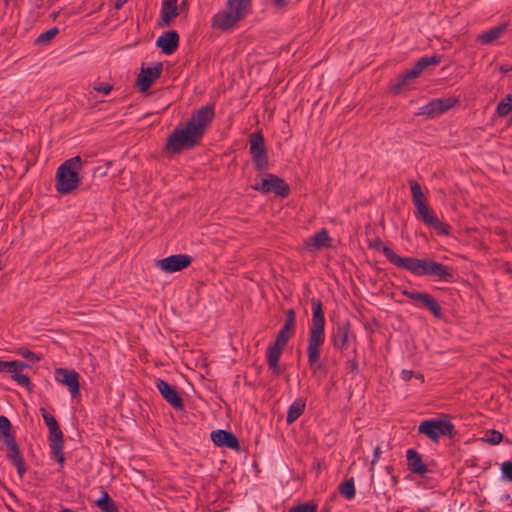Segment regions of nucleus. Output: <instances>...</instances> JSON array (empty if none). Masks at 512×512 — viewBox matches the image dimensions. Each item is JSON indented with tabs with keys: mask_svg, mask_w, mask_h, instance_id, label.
Listing matches in <instances>:
<instances>
[{
	"mask_svg": "<svg viewBox=\"0 0 512 512\" xmlns=\"http://www.w3.org/2000/svg\"><path fill=\"white\" fill-rule=\"evenodd\" d=\"M503 439V434L497 430H488L485 433L484 440L492 445L499 444Z\"/></svg>",
	"mask_w": 512,
	"mask_h": 512,
	"instance_id": "nucleus-39",
	"label": "nucleus"
},
{
	"mask_svg": "<svg viewBox=\"0 0 512 512\" xmlns=\"http://www.w3.org/2000/svg\"><path fill=\"white\" fill-rule=\"evenodd\" d=\"M192 258L187 254H174L156 261V266L165 273H174L187 268Z\"/></svg>",
	"mask_w": 512,
	"mask_h": 512,
	"instance_id": "nucleus-15",
	"label": "nucleus"
},
{
	"mask_svg": "<svg viewBox=\"0 0 512 512\" xmlns=\"http://www.w3.org/2000/svg\"><path fill=\"white\" fill-rule=\"evenodd\" d=\"M507 24H500L495 27L490 28L487 31H484L482 34L478 36V40L482 44H491L493 41L498 39L506 30Z\"/></svg>",
	"mask_w": 512,
	"mask_h": 512,
	"instance_id": "nucleus-29",
	"label": "nucleus"
},
{
	"mask_svg": "<svg viewBox=\"0 0 512 512\" xmlns=\"http://www.w3.org/2000/svg\"><path fill=\"white\" fill-rule=\"evenodd\" d=\"M156 46L166 55L174 53L179 46V34L175 30L163 32L156 40Z\"/></svg>",
	"mask_w": 512,
	"mask_h": 512,
	"instance_id": "nucleus-23",
	"label": "nucleus"
},
{
	"mask_svg": "<svg viewBox=\"0 0 512 512\" xmlns=\"http://www.w3.org/2000/svg\"><path fill=\"white\" fill-rule=\"evenodd\" d=\"M82 169V159L74 156L64 161L57 169L55 175L56 190L65 195L76 190L80 184L79 171Z\"/></svg>",
	"mask_w": 512,
	"mask_h": 512,
	"instance_id": "nucleus-5",
	"label": "nucleus"
},
{
	"mask_svg": "<svg viewBox=\"0 0 512 512\" xmlns=\"http://www.w3.org/2000/svg\"><path fill=\"white\" fill-rule=\"evenodd\" d=\"M4 2H5V4L7 5V4H8V2H9V0H4Z\"/></svg>",
	"mask_w": 512,
	"mask_h": 512,
	"instance_id": "nucleus-52",
	"label": "nucleus"
},
{
	"mask_svg": "<svg viewBox=\"0 0 512 512\" xmlns=\"http://www.w3.org/2000/svg\"><path fill=\"white\" fill-rule=\"evenodd\" d=\"M211 440L218 447H226L236 451L240 450L239 441L232 432L221 429L212 431Z\"/></svg>",
	"mask_w": 512,
	"mask_h": 512,
	"instance_id": "nucleus-24",
	"label": "nucleus"
},
{
	"mask_svg": "<svg viewBox=\"0 0 512 512\" xmlns=\"http://www.w3.org/2000/svg\"><path fill=\"white\" fill-rule=\"evenodd\" d=\"M253 189L263 194L273 192L277 196L281 197H287L290 192L289 185L285 182V180L271 173H267L262 179L261 183L255 184Z\"/></svg>",
	"mask_w": 512,
	"mask_h": 512,
	"instance_id": "nucleus-11",
	"label": "nucleus"
},
{
	"mask_svg": "<svg viewBox=\"0 0 512 512\" xmlns=\"http://www.w3.org/2000/svg\"><path fill=\"white\" fill-rule=\"evenodd\" d=\"M249 152L257 171L262 172L269 168V159L265 140L263 133L260 130L251 133L249 136Z\"/></svg>",
	"mask_w": 512,
	"mask_h": 512,
	"instance_id": "nucleus-8",
	"label": "nucleus"
},
{
	"mask_svg": "<svg viewBox=\"0 0 512 512\" xmlns=\"http://www.w3.org/2000/svg\"><path fill=\"white\" fill-rule=\"evenodd\" d=\"M306 407V401L304 398L295 399L288 408L286 422L292 424L295 422L304 412Z\"/></svg>",
	"mask_w": 512,
	"mask_h": 512,
	"instance_id": "nucleus-28",
	"label": "nucleus"
},
{
	"mask_svg": "<svg viewBox=\"0 0 512 512\" xmlns=\"http://www.w3.org/2000/svg\"><path fill=\"white\" fill-rule=\"evenodd\" d=\"M0 438L4 443L9 441L10 438H15L14 433L11 432V422L4 415L0 416Z\"/></svg>",
	"mask_w": 512,
	"mask_h": 512,
	"instance_id": "nucleus-32",
	"label": "nucleus"
},
{
	"mask_svg": "<svg viewBox=\"0 0 512 512\" xmlns=\"http://www.w3.org/2000/svg\"><path fill=\"white\" fill-rule=\"evenodd\" d=\"M55 380L65 386H67L72 398L79 395V375L74 370L67 368L55 369Z\"/></svg>",
	"mask_w": 512,
	"mask_h": 512,
	"instance_id": "nucleus-19",
	"label": "nucleus"
},
{
	"mask_svg": "<svg viewBox=\"0 0 512 512\" xmlns=\"http://www.w3.org/2000/svg\"><path fill=\"white\" fill-rule=\"evenodd\" d=\"M93 89L99 93L107 95L111 92L113 86L106 82H98L94 84Z\"/></svg>",
	"mask_w": 512,
	"mask_h": 512,
	"instance_id": "nucleus-44",
	"label": "nucleus"
},
{
	"mask_svg": "<svg viewBox=\"0 0 512 512\" xmlns=\"http://www.w3.org/2000/svg\"><path fill=\"white\" fill-rule=\"evenodd\" d=\"M178 0H163L161 4L162 26L169 25L171 20L179 15L177 8Z\"/></svg>",
	"mask_w": 512,
	"mask_h": 512,
	"instance_id": "nucleus-27",
	"label": "nucleus"
},
{
	"mask_svg": "<svg viewBox=\"0 0 512 512\" xmlns=\"http://www.w3.org/2000/svg\"><path fill=\"white\" fill-rule=\"evenodd\" d=\"M458 103L459 100L455 97L433 99L426 105L421 106L417 115H425L429 118H434L447 112Z\"/></svg>",
	"mask_w": 512,
	"mask_h": 512,
	"instance_id": "nucleus-14",
	"label": "nucleus"
},
{
	"mask_svg": "<svg viewBox=\"0 0 512 512\" xmlns=\"http://www.w3.org/2000/svg\"><path fill=\"white\" fill-rule=\"evenodd\" d=\"M18 354L21 357L30 360L32 363H37V362H39L41 360V357L39 355H37L36 353L30 351L27 348L19 349Z\"/></svg>",
	"mask_w": 512,
	"mask_h": 512,
	"instance_id": "nucleus-40",
	"label": "nucleus"
},
{
	"mask_svg": "<svg viewBox=\"0 0 512 512\" xmlns=\"http://www.w3.org/2000/svg\"><path fill=\"white\" fill-rule=\"evenodd\" d=\"M330 341L336 351L344 354L351 347L356 348L357 336L348 319L338 320L332 327Z\"/></svg>",
	"mask_w": 512,
	"mask_h": 512,
	"instance_id": "nucleus-7",
	"label": "nucleus"
},
{
	"mask_svg": "<svg viewBox=\"0 0 512 512\" xmlns=\"http://www.w3.org/2000/svg\"><path fill=\"white\" fill-rule=\"evenodd\" d=\"M416 218L420 219L426 226L433 228L441 235H449L450 226L441 222L438 217L431 210L427 202L416 205Z\"/></svg>",
	"mask_w": 512,
	"mask_h": 512,
	"instance_id": "nucleus-12",
	"label": "nucleus"
},
{
	"mask_svg": "<svg viewBox=\"0 0 512 512\" xmlns=\"http://www.w3.org/2000/svg\"><path fill=\"white\" fill-rule=\"evenodd\" d=\"M285 347L282 345H276V343H272L268 346L266 351V360L269 366V369L272 370L273 374L279 376L281 374V368L279 367V360L282 354V351Z\"/></svg>",
	"mask_w": 512,
	"mask_h": 512,
	"instance_id": "nucleus-25",
	"label": "nucleus"
},
{
	"mask_svg": "<svg viewBox=\"0 0 512 512\" xmlns=\"http://www.w3.org/2000/svg\"><path fill=\"white\" fill-rule=\"evenodd\" d=\"M353 352H354L353 358L348 359L346 362V369H348L349 372H351V373H358L359 365H358V361H357V357H356L357 356L356 348H353Z\"/></svg>",
	"mask_w": 512,
	"mask_h": 512,
	"instance_id": "nucleus-42",
	"label": "nucleus"
},
{
	"mask_svg": "<svg viewBox=\"0 0 512 512\" xmlns=\"http://www.w3.org/2000/svg\"><path fill=\"white\" fill-rule=\"evenodd\" d=\"M49 430V446L51 450V457L60 464L64 465L65 457L63 453L64 439L63 432L59 425L48 428Z\"/></svg>",
	"mask_w": 512,
	"mask_h": 512,
	"instance_id": "nucleus-17",
	"label": "nucleus"
},
{
	"mask_svg": "<svg viewBox=\"0 0 512 512\" xmlns=\"http://www.w3.org/2000/svg\"><path fill=\"white\" fill-rule=\"evenodd\" d=\"M312 308V318L309 325L307 358L308 365L313 374L325 370V365L321 361L320 349L325 341V315L323 304L320 299L312 298L310 300Z\"/></svg>",
	"mask_w": 512,
	"mask_h": 512,
	"instance_id": "nucleus-3",
	"label": "nucleus"
},
{
	"mask_svg": "<svg viewBox=\"0 0 512 512\" xmlns=\"http://www.w3.org/2000/svg\"><path fill=\"white\" fill-rule=\"evenodd\" d=\"M18 372H11L12 379L16 381L20 386L27 388L29 391L32 390L33 385L31 383L30 378L26 374H21Z\"/></svg>",
	"mask_w": 512,
	"mask_h": 512,
	"instance_id": "nucleus-38",
	"label": "nucleus"
},
{
	"mask_svg": "<svg viewBox=\"0 0 512 512\" xmlns=\"http://www.w3.org/2000/svg\"><path fill=\"white\" fill-rule=\"evenodd\" d=\"M340 494L346 499L350 500L355 497V484L354 479L350 478L339 485Z\"/></svg>",
	"mask_w": 512,
	"mask_h": 512,
	"instance_id": "nucleus-35",
	"label": "nucleus"
},
{
	"mask_svg": "<svg viewBox=\"0 0 512 512\" xmlns=\"http://www.w3.org/2000/svg\"><path fill=\"white\" fill-rule=\"evenodd\" d=\"M127 0H117L115 7L120 8Z\"/></svg>",
	"mask_w": 512,
	"mask_h": 512,
	"instance_id": "nucleus-49",
	"label": "nucleus"
},
{
	"mask_svg": "<svg viewBox=\"0 0 512 512\" xmlns=\"http://www.w3.org/2000/svg\"><path fill=\"white\" fill-rule=\"evenodd\" d=\"M330 242L331 238L328 231L326 229H321L308 238L306 241V247L309 250H320L322 248L329 247Z\"/></svg>",
	"mask_w": 512,
	"mask_h": 512,
	"instance_id": "nucleus-26",
	"label": "nucleus"
},
{
	"mask_svg": "<svg viewBox=\"0 0 512 512\" xmlns=\"http://www.w3.org/2000/svg\"><path fill=\"white\" fill-rule=\"evenodd\" d=\"M296 324V313L294 309H288L285 312V321L282 328L277 333L274 343L276 345L286 346L290 338L293 336Z\"/></svg>",
	"mask_w": 512,
	"mask_h": 512,
	"instance_id": "nucleus-20",
	"label": "nucleus"
},
{
	"mask_svg": "<svg viewBox=\"0 0 512 512\" xmlns=\"http://www.w3.org/2000/svg\"><path fill=\"white\" fill-rule=\"evenodd\" d=\"M95 504L102 512H119L114 500L106 491H103L102 497L96 500Z\"/></svg>",
	"mask_w": 512,
	"mask_h": 512,
	"instance_id": "nucleus-31",
	"label": "nucleus"
},
{
	"mask_svg": "<svg viewBox=\"0 0 512 512\" xmlns=\"http://www.w3.org/2000/svg\"><path fill=\"white\" fill-rule=\"evenodd\" d=\"M382 252L386 259L398 268L405 269L415 276H430L435 280L451 283L454 281L453 268L429 258L402 257L393 249L383 246Z\"/></svg>",
	"mask_w": 512,
	"mask_h": 512,
	"instance_id": "nucleus-2",
	"label": "nucleus"
},
{
	"mask_svg": "<svg viewBox=\"0 0 512 512\" xmlns=\"http://www.w3.org/2000/svg\"><path fill=\"white\" fill-rule=\"evenodd\" d=\"M501 472H502L503 478L512 482V462L511 461H506V462L502 463Z\"/></svg>",
	"mask_w": 512,
	"mask_h": 512,
	"instance_id": "nucleus-43",
	"label": "nucleus"
},
{
	"mask_svg": "<svg viewBox=\"0 0 512 512\" xmlns=\"http://www.w3.org/2000/svg\"><path fill=\"white\" fill-rule=\"evenodd\" d=\"M59 33V29L57 27H52L45 32L41 33L35 40L37 45H46L48 44L57 34Z\"/></svg>",
	"mask_w": 512,
	"mask_h": 512,
	"instance_id": "nucleus-36",
	"label": "nucleus"
},
{
	"mask_svg": "<svg viewBox=\"0 0 512 512\" xmlns=\"http://www.w3.org/2000/svg\"><path fill=\"white\" fill-rule=\"evenodd\" d=\"M5 445L7 446L8 460L16 467L19 477L22 478L27 472V467L19 450L16 438H10L9 441L5 442Z\"/></svg>",
	"mask_w": 512,
	"mask_h": 512,
	"instance_id": "nucleus-21",
	"label": "nucleus"
},
{
	"mask_svg": "<svg viewBox=\"0 0 512 512\" xmlns=\"http://www.w3.org/2000/svg\"><path fill=\"white\" fill-rule=\"evenodd\" d=\"M277 7H282L285 4V0H274Z\"/></svg>",
	"mask_w": 512,
	"mask_h": 512,
	"instance_id": "nucleus-48",
	"label": "nucleus"
},
{
	"mask_svg": "<svg viewBox=\"0 0 512 512\" xmlns=\"http://www.w3.org/2000/svg\"><path fill=\"white\" fill-rule=\"evenodd\" d=\"M442 56L440 55H431V56H423L418 59L413 67L406 72H404L398 79V81L393 86V89L398 92L404 86H406L409 81L416 79L421 75V73L431 65H438L441 62Z\"/></svg>",
	"mask_w": 512,
	"mask_h": 512,
	"instance_id": "nucleus-9",
	"label": "nucleus"
},
{
	"mask_svg": "<svg viewBox=\"0 0 512 512\" xmlns=\"http://www.w3.org/2000/svg\"><path fill=\"white\" fill-rule=\"evenodd\" d=\"M288 512H317V504L303 502L289 508Z\"/></svg>",
	"mask_w": 512,
	"mask_h": 512,
	"instance_id": "nucleus-37",
	"label": "nucleus"
},
{
	"mask_svg": "<svg viewBox=\"0 0 512 512\" xmlns=\"http://www.w3.org/2000/svg\"><path fill=\"white\" fill-rule=\"evenodd\" d=\"M416 218L420 219L426 226L433 228L441 235H449L450 226L441 222L438 217L431 210L427 202L416 205Z\"/></svg>",
	"mask_w": 512,
	"mask_h": 512,
	"instance_id": "nucleus-13",
	"label": "nucleus"
},
{
	"mask_svg": "<svg viewBox=\"0 0 512 512\" xmlns=\"http://www.w3.org/2000/svg\"><path fill=\"white\" fill-rule=\"evenodd\" d=\"M407 469L422 478H425L429 473L427 465L422 459V455L415 449H408L406 451Z\"/></svg>",
	"mask_w": 512,
	"mask_h": 512,
	"instance_id": "nucleus-22",
	"label": "nucleus"
},
{
	"mask_svg": "<svg viewBox=\"0 0 512 512\" xmlns=\"http://www.w3.org/2000/svg\"><path fill=\"white\" fill-rule=\"evenodd\" d=\"M106 173H107V171L105 170V171L101 172L100 175L104 176V175H106Z\"/></svg>",
	"mask_w": 512,
	"mask_h": 512,
	"instance_id": "nucleus-51",
	"label": "nucleus"
},
{
	"mask_svg": "<svg viewBox=\"0 0 512 512\" xmlns=\"http://www.w3.org/2000/svg\"><path fill=\"white\" fill-rule=\"evenodd\" d=\"M252 0H227L225 8L211 19L212 27L221 31H230L237 27L248 14Z\"/></svg>",
	"mask_w": 512,
	"mask_h": 512,
	"instance_id": "nucleus-4",
	"label": "nucleus"
},
{
	"mask_svg": "<svg viewBox=\"0 0 512 512\" xmlns=\"http://www.w3.org/2000/svg\"><path fill=\"white\" fill-rule=\"evenodd\" d=\"M163 72V63L157 62L153 67L142 64L140 73L136 80V85L141 92L148 90L152 84L161 76Z\"/></svg>",
	"mask_w": 512,
	"mask_h": 512,
	"instance_id": "nucleus-16",
	"label": "nucleus"
},
{
	"mask_svg": "<svg viewBox=\"0 0 512 512\" xmlns=\"http://www.w3.org/2000/svg\"><path fill=\"white\" fill-rule=\"evenodd\" d=\"M418 433L426 436L433 443H439L441 437L454 438L456 429L454 424L445 418H431L420 422Z\"/></svg>",
	"mask_w": 512,
	"mask_h": 512,
	"instance_id": "nucleus-6",
	"label": "nucleus"
},
{
	"mask_svg": "<svg viewBox=\"0 0 512 512\" xmlns=\"http://www.w3.org/2000/svg\"><path fill=\"white\" fill-rule=\"evenodd\" d=\"M411 373H412L411 371L403 370L402 371L403 379L408 380L411 377Z\"/></svg>",
	"mask_w": 512,
	"mask_h": 512,
	"instance_id": "nucleus-47",
	"label": "nucleus"
},
{
	"mask_svg": "<svg viewBox=\"0 0 512 512\" xmlns=\"http://www.w3.org/2000/svg\"><path fill=\"white\" fill-rule=\"evenodd\" d=\"M42 418L48 428L59 425L55 417L49 413L45 408H40Z\"/></svg>",
	"mask_w": 512,
	"mask_h": 512,
	"instance_id": "nucleus-41",
	"label": "nucleus"
},
{
	"mask_svg": "<svg viewBox=\"0 0 512 512\" xmlns=\"http://www.w3.org/2000/svg\"><path fill=\"white\" fill-rule=\"evenodd\" d=\"M321 512H330V508L325 506L321 509Z\"/></svg>",
	"mask_w": 512,
	"mask_h": 512,
	"instance_id": "nucleus-50",
	"label": "nucleus"
},
{
	"mask_svg": "<svg viewBox=\"0 0 512 512\" xmlns=\"http://www.w3.org/2000/svg\"><path fill=\"white\" fill-rule=\"evenodd\" d=\"M381 448L380 446H376L374 448V451H373V459H372V462H371V470L373 469L375 463L379 460L380 456H381Z\"/></svg>",
	"mask_w": 512,
	"mask_h": 512,
	"instance_id": "nucleus-45",
	"label": "nucleus"
},
{
	"mask_svg": "<svg viewBox=\"0 0 512 512\" xmlns=\"http://www.w3.org/2000/svg\"><path fill=\"white\" fill-rule=\"evenodd\" d=\"M402 295L412 300L418 307L427 309L435 318H443L444 313L442 307L429 293L403 290Z\"/></svg>",
	"mask_w": 512,
	"mask_h": 512,
	"instance_id": "nucleus-10",
	"label": "nucleus"
},
{
	"mask_svg": "<svg viewBox=\"0 0 512 512\" xmlns=\"http://www.w3.org/2000/svg\"><path fill=\"white\" fill-rule=\"evenodd\" d=\"M29 364L19 361V360H13V361H2L0 359V372H18L22 371L26 368H29Z\"/></svg>",
	"mask_w": 512,
	"mask_h": 512,
	"instance_id": "nucleus-30",
	"label": "nucleus"
},
{
	"mask_svg": "<svg viewBox=\"0 0 512 512\" xmlns=\"http://www.w3.org/2000/svg\"><path fill=\"white\" fill-rule=\"evenodd\" d=\"M385 470L387 471V473L391 476V480L393 482V485H396L397 482H398V479L395 475L392 474L393 472V467L391 465H388L385 467Z\"/></svg>",
	"mask_w": 512,
	"mask_h": 512,
	"instance_id": "nucleus-46",
	"label": "nucleus"
},
{
	"mask_svg": "<svg viewBox=\"0 0 512 512\" xmlns=\"http://www.w3.org/2000/svg\"><path fill=\"white\" fill-rule=\"evenodd\" d=\"M155 386L161 396L176 410H183V399L179 395L177 389L163 379H156Z\"/></svg>",
	"mask_w": 512,
	"mask_h": 512,
	"instance_id": "nucleus-18",
	"label": "nucleus"
},
{
	"mask_svg": "<svg viewBox=\"0 0 512 512\" xmlns=\"http://www.w3.org/2000/svg\"><path fill=\"white\" fill-rule=\"evenodd\" d=\"M214 116L213 104H207L199 108L187 120L185 126H176L172 130L167 136L163 151L170 156H174L198 146Z\"/></svg>",
	"mask_w": 512,
	"mask_h": 512,
	"instance_id": "nucleus-1",
	"label": "nucleus"
},
{
	"mask_svg": "<svg viewBox=\"0 0 512 512\" xmlns=\"http://www.w3.org/2000/svg\"><path fill=\"white\" fill-rule=\"evenodd\" d=\"M409 184H410L413 204L416 206V205L425 203L426 198L422 192L421 185L418 182L413 181V180H411L409 182Z\"/></svg>",
	"mask_w": 512,
	"mask_h": 512,
	"instance_id": "nucleus-33",
	"label": "nucleus"
},
{
	"mask_svg": "<svg viewBox=\"0 0 512 512\" xmlns=\"http://www.w3.org/2000/svg\"><path fill=\"white\" fill-rule=\"evenodd\" d=\"M496 113L500 117H505L512 113V95H506V97L497 104Z\"/></svg>",
	"mask_w": 512,
	"mask_h": 512,
	"instance_id": "nucleus-34",
	"label": "nucleus"
}]
</instances>
